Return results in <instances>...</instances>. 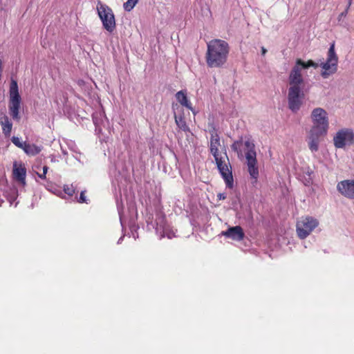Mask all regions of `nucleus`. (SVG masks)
Wrapping results in <instances>:
<instances>
[{"mask_svg":"<svg viewBox=\"0 0 354 354\" xmlns=\"http://www.w3.org/2000/svg\"><path fill=\"white\" fill-rule=\"evenodd\" d=\"M138 1L139 0H127V1L124 3V9L128 12L131 11L137 4Z\"/></svg>","mask_w":354,"mask_h":354,"instance_id":"nucleus-22","label":"nucleus"},{"mask_svg":"<svg viewBox=\"0 0 354 354\" xmlns=\"http://www.w3.org/2000/svg\"><path fill=\"white\" fill-rule=\"evenodd\" d=\"M334 146L343 149L354 145V131L351 129L344 128L339 130L333 137Z\"/></svg>","mask_w":354,"mask_h":354,"instance_id":"nucleus-8","label":"nucleus"},{"mask_svg":"<svg viewBox=\"0 0 354 354\" xmlns=\"http://www.w3.org/2000/svg\"><path fill=\"white\" fill-rule=\"evenodd\" d=\"M317 219L310 216H302L297 222L296 230L301 239H306L318 226Z\"/></svg>","mask_w":354,"mask_h":354,"instance_id":"nucleus-6","label":"nucleus"},{"mask_svg":"<svg viewBox=\"0 0 354 354\" xmlns=\"http://www.w3.org/2000/svg\"><path fill=\"white\" fill-rule=\"evenodd\" d=\"M0 125L1 126L2 133L5 137H10L12 130V122L9 117L4 113L0 114Z\"/></svg>","mask_w":354,"mask_h":354,"instance_id":"nucleus-17","label":"nucleus"},{"mask_svg":"<svg viewBox=\"0 0 354 354\" xmlns=\"http://www.w3.org/2000/svg\"><path fill=\"white\" fill-rule=\"evenodd\" d=\"M37 176H39V178H40L41 179L44 180V179H46V174H44V173H42V174H39V173H37Z\"/></svg>","mask_w":354,"mask_h":354,"instance_id":"nucleus-28","label":"nucleus"},{"mask_svg":"<svg viewBox=\"0 0 354 354\" xmlns=\"http://www.w3.org/2000/svg\"><path fill=\"white\" fill-rule=\"evenodd\" d=\"M222 234L235 241H242L245 236L242 227L239 225L228 228L227 230L222 232Z\"/></svg>","mask_w":354,"mask_h":354,"instance_id":"nucleus-16","label":"nucleus"},{"mask_svg":"<svg viewBox=\"0 0 354 354\" xmlns=\"http://www.w3.org/2000/svg\"><path fill=\"white\" fill-rule=\"evenodd\" d=\"M64 192L70 196L75 194V189L72 185H65L64 187Z\"/></svg>","mask_w":354,"mask_h":354,"instance_id":"nucleus-26","label":"nucleus"},{"mask_svg":"<svg viewBox=\"0 0 354 354\" xmlns=\"http://www.w3.org/2000/svg\"><path fill=\"white\" fill-rule=\"evenodd\" d=\"M312 118L313 120V127H318L319 129H324L328 130V122L327 113L322 108H316L312 112Z\"/></svg>","mask_w":354,"mask_h":354,"instance_id":"nucleus-11","label":"nucleus"},{"mask_svg":"<svg viewBox=\"0 0 354 354\" xmlns=\"http://www.w3.org/2000/svg\"><path fill=\"white\" fill-rule=\"evenodd\" d=\"M337 189L344 196L354 199V180H344L339 182Z\"/></svg>","mask_w":354,"mask_h":354,"instance_id":"nucleus-14","label":"nucleus"},{"mask_svg":"<svg viewBox=\"0 0 354 354\" xmlns=\"http://www.w3.org/2000/svg\"><path fill=\"white\" fill-rule=\"evenodd\" d=\"M295 62H297V65H299L302 69H307L309 67L317 68L319 66V64L312 59L304 62L301 59H297Z\"/></svg>","mask_w":354,"mask_h":354,"instance_id":"nucleus-21","label":"nucleus"},{"mask_svg":"<svg viewBox=\"0 0 354 354\" xmlns=\"http://www.w3.org/2000/svg\"><path fill=\"white\" fill-rule=\"evenodd\" d=\"M353 0H348V5L346 6V8H344V11L341 12L338 16V20L340 21L342 17H344L347 15L348 10L352 4Z\"/></svg>","mask_w":354,"mask_h":354,"instance_id":"nucleus-25","label":"nucleus"},{"mask_svg":"<svg viewBox=\"0 0 354 354\" xmlns=\"http://www.w3.org/2000/svg\"><path fill=\"white\" fill-rule=\"evenodd\" d=\"M303 69L297 65L295 62V65L291 68L288 75L289 88H303L304 86V79L301 71Z\"/></svg>","mask_w":354,"mask_h":354,"instance_id":"nucleus-10","label":"nucleus"},{"mask_svg":"<svg viewBox=\"0 0 354 354\" xmlns=\"http://www.w3.org/2000/svg\"><path fill=\"white\" fill-rule=\"evenodd\" d=\"M78 202L79 203H87V199L86 198V196H85V192L84 191H82L81 193H80V198L78 200Z\"/></svg>","mask_w":354,"mask_h":354,"instance_id":"nucleus-27","label":"nucleus"},{"mask_svg":"<svg viewBox=\"0 0 354 354\" xmlns=\"http://www.w3.org/2000/svg\"><path fill=\"white\" fill-rule=\"evenodd\" d=\"M243 141L242 139L239 140L234 141L232 145H231V148L234 151L237 152L239 153L241 152V147L242 146Z\"/></svg>","mask_w":354,"mask_h":354,"instance_id":"nucleus-23","label":"nucleus"},{"mask_svg":"<svg viewBox=\"0 0 354 354\" xmlns=\"http://www.w3.org/2000/svg\"><path fill=\"white\" fill-rule=\"evenodd\" d=\"M48 170V167H47V166H44L43 167V173L46 174Z\"/></svg>","mask_w":354,"mask_h":354,"instance_id":"nucleus-31","label":"nucleus"},{"mask_svg":"<svg viewBox=\"0 0 354 354\" xmlns=\"http://www.w3.org/2000/svg\"><path fill=\"white\" fill-rule=\"evenodd\" d=\"M217 168L223 177L226 187L232 189L234 186L232 167L225 150L212 154Z\"/></svg>","mask_w":354,"mask_h":354,"instance_id":"nucleus-2","label":"nucleus"},{"mask_svg":"<svg viewBox=\"0 0 354 354\" xmlns=\"http://www.w3.org/2000/svg\"><path fill=\"white\" fill-rule=\"evenodd\" d=\"M13 176L15 179L23 186L26 185V169L24 164H13Z\"/></svg>","mask_w":354,"mask_h":354,"instance_id":"nucleus-15","label":"nucleus"},{"mask_svg":"<svg viewBox=\"0 0 354 354\" xmlns=\"http://www.w3.org/2000/svg\"><path fill=\"white\" fill-rule=\"evenodd\" d=\"M217 197L219 200H224L225 198V196L224 194H222V193H219L218 195H217Z\"/></svg>","mask_w":354,"mask_h":354,"instance_id":"nucleus-29","label":"nucleus"},{"mask_svg":"<svg viewBox=\"0 0 354 354\" xmlns=\"http://www.w3.org/2000/svg\"><path fill=\"white\" fill-rule=\"evenodd\" d=\"M230 46L227 41L214 39L207 44L206 62L210 68H217L223 66L227 59Z\"/></svg>","mask_w":354,"mask_h":354,"instance_id":"nucleus-1","label":"nucleus"},{"mask_svg":"<svg viewBox=\"0 0 354 354\" xmlns=\"http://www.w3.org/2000/svg\"><path fill=\"white\" fill-rule=\"evenodd\" d=\"M92 117H93V120L95 125H96V126L98 125L99 123H98L97 120L95 118V113L93 114Z\"/></svg>","mask_w":354,"mask_h":354,"instance_id":"nucleus-30","label":"nucleus"},{"mask_svg":"<svg viewBox=\"0 0 354 354\" xmlns=\"http://www.w3.org/2000/svg\"><path fill=\"white\" fill-rule=\"evenodd\" d=\"M210 144H209V151L212 154L219 152L218 148L221 147V141L219 136L217 133V131L215 128H213L212 130L210 131Z\"/></svg>","mask_w":354,"mask_h":354,"instance_id":"nucleus-18","label":"nucleus"},{"mask_svg":"<svg viewBox=\"0 0 354 354\" xmlns=\"http://www.w3.org/2000/svg\"><path fill=\"white\" fill-rule=\"evenodd\" d=\"M172 109L174 110L175 122L178 127L184 132H189V128L184 117L183 107L175 104L172 105Z\"/></svg>","mask_w":354,"mask_h":354,"instance_id":"nucleus-13","label":"nucleus"},{"mask_svg":"<svg viewBox=\"0 0 354 354\" xmlns=\"http://www.w3.org/2000/svg\"><path fill=\"white\" fill-rule=\"evenodd\" d=\"M245 146L248 149V151L245 153V158L247 160V165L248 172L250 176L254 179V183L259 177V169L257 166V153L254 149V145L250 140H246L244 143Z\"/></svg>","mask_w":354,"mask_h":354,"instance_id":"nucleus-7","label":"nucleus"},{"mask_svg":"<svg viewBox=\"0 0 354 354\" xmlns=\"http://www.w3.org/2000/svg\"><path fill=\"white\" fill-rule=\"evenodd\" d=\"M327 133L324 129H319L318 127H312L308 136V147L312 152H317L319 149L320 137Z\"/></svg>","mask_w":354,"mask_h":354,"instance_id":"nucleus-12","label":"nucleus"},{"mask_svg":"<svg viewBox=\"0 0 354 354\" xmlns=\"http://www.w3.org/2000/svg\"><path fill=\"white\" fill-rule=\"evenodd\" d=\"M338 57L335 53V44H332L327 53V59L325 62H322L320 66L323 71L321 75L323 78H328L335 74L337 71Z\"/></svg>","mask_w":354,"mask_h":354,"instance_id":"nucleus-5","label":"nucleus"},{"mask_svg":"<svg viewBox=\"0 0 354 354\" xmlns=\"http://www.w3.org/2000/svg\"><path fill=\"white\" fill-rule=\"evenodd\" d=\"M303 88H288V108L292 112H297L302 104V100L304 94L302 91Z\"/></svg>","mask_w":354,"mask_h":354,"instance_id":"nucleus-9","label":"nucleus"},{"mask_svg":"<svg viewBox=\"0 0 354 354\" xmlns=\"http://www.w3.org/2000/svg\"><path fill=\"white\" fill-rule=\"evenodd\" d=\"M97 11L103 28L109 32H113L116 28V23L112 9L99 1L97 4Z\"/></svg>","mask_w":354,"mask_h":354,"instance_id":"nucleus-4","label":"nucleus"},{"mask_svg":"<svg viewBox=\"0 0 354 354\" xmlns=\"http://www.w3.org/2000/svg\"><path fill=\"white\" fill-rule=\"evenodd\" d=\"M41 147L26 142L23 150L28 156H35L41 152Z\"/></svg>","mask_w":354,"mask_h":354,"instance_id":"nucleus-20","label":"nucleus"},{"mask_svg":"<svg viewBox=\"0 0 354 354\" xmlns=\"http://www.w3.org/2000/svg\"><path fill=\"white\" fill-rule=\"evenodd\" d=\"M11 140L12 142V143L17 147L20 148V149H24L25 145H26V142H22L20 141L19 138L18 137H16V136H13L12 138H11Z\"/></svg>","mask_w":354,"mask_h":354,"instance_id":"nucleus-24","label":"nucleus"},{"mask_svg":"<svg viewBox=\"0 0 354 354\" xmlns=\"http://www.w3.org/2000/svg\"><path fill=\"white\" fill-rule=\"evenodd\" d=\"M21 101V98L19 93L17 82L12 80L9 90L8 109L10 116L14 120L19 121L20 120Z\"/></svg>","mask_w":354,"mask_h":354,"instance_id":"nucleus-3","label":"nucleus"},{"mask_svg":"<svg viewBox=\"0 0 354 354\" xmlns=\"http://www.w3.org/2000/svg\"><path fill=\"white\" fill-rule=\"evenodd\" d=\"M176 98L181 105V107L185 106L189 110L194 112V109L192 106L191 102L188 100L187 91L185 90H181L177 92L176 94Z\"/></svg>","mask_w":354,"mask_h":354,"instance_id":"nucleus-19","label":"nucleus"},{"mask_svg":"<svg viewBox=\"0 0 354 354\" xmlns=\"http://www.w3.org/2000/svg\"><path fill=\"white\" fill-rule=\"evenodd\" d=\"M266 52H267V50H266L264 47H262V48H261V54H262L263 55H266Z\"/></svg>","mask_w":354,"mask_h":354,"instance_id":"nucleus-32","label":"nucleus"}]
</instances>
